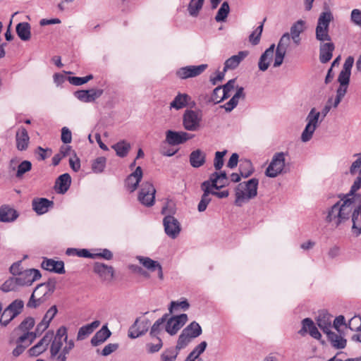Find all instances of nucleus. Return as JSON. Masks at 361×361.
<instances>
[{"label": "nucleus", "mask_w": 361, "mask_h": 361, "mask_svg": "<svg viewBox=\"0 0 361 361\" xmlns=\"http://www.w3.org/2000/svg\"><path fill=\"white\" fill-rule=\"evenodd\" d=\"M207 68V64L199 66H187L179 68L176 71V75L180 79H187L200 75Z\"/></svg>", "instance_id": "15"}, {"label": "nucleus", "mask_w": 361, "mask_h": 361, "mask_svg": "<svg viewBox=\"0 0 361 361\" xmlns=\"http://www.w3.org/2000/svg\"><path fill=\"white\" fill-rule=\"evenodd\" d=\"M354 63V58L351 56H348L343 66V68L338 77V82L341 85H348L351 75V69Z\"/></svg>", "instance_id": "18"}, {"label": "nucleus", "mask_w": 361, "mask_h": 361, "mask_svg": "<svg viewBox=\"0 0 361 361\" xmlns=\"http://www.w3.org/2000/svg\"><path fill=\"white\" fill-rule=\"evenodd\" d=\"M320 43L319 61L322 63H326L331 59L335 46L331 41Z\"/></svg>", "instance_id": "26"}, {"label": "nucleus", "mask_w": 361, "mask_h": 361, "mask_svg": "<svg viewBox=\"0 0 361 361\" xmlns=\"http://www.w3.org/2000/svg\"><path fill=\"white\" fill-rule=\"evenodd\" d=\"M192 339L193 338L192 337L189 336L188 334L183 330L178 336L175 348L180 351V350L184 349Z\"/></svg>", "instance_id": "48"}, {"label": "nucleus", "mask_w": 361, "mask_h": 361, "mask_svg": "<svg viewBox=\"0 0 361 361\" xmlns=\"http://www.w3.org/2000/svg\"><path fill=\"white\" fill-rule=\"evenodd\" d=\"M112 148L116 151L118 157H125L130 149V145L126 140H121L114 145Z\"/></svg>", "instance_id": "41"}, {"label": "nucleus", "mask_w": 361, "mask_h": 361, "mask_svg": "<svg viewBox=\"0 0 361 361\" xmlns=\"http://www.w3.org/2000/svg\"><path fill=\"white\" fill-rule=\"evenodd\" d=\"M19 288L17 280L15 276L10 277L1 286L3 292H9L16 290Z\"/></svg>", "instance_id": "49"}, {"label": "nucleus", "mask_w": 361, "mask_h": 361, "mask_svg": "<svg viewBox=\"0 0 361 361\" xmlns=\"http://www.w3.org/2000/svg\"><path fill=\"white\" fill-rule=\"evenodd\" d=\"M56 281L53 279H49L46 283H42L37 286V292L42 288H45L48 294L50 295L54 292L56 289Z\"/></svg>", "instance_id": "57"}, {"label": "nucleus", "mask_w": 361, "mask_h": 361, "mask_svg": "<svg viewBox=\"0 0 361 361\" xmlns=\"http://www.w3.org/2000/svg\"><path fill=\"white\" fill-rule=\"evenodd\" d=\"M156 343H148L146 344L147 351L149 353H154L161 350L163 346V342L160 337L154 338Z\"/></svg>", "instance_id": "59"}, {"label": "nucleus", "mask_w": 361, "mask_h": 361, "mask_svg": "<svg viewBox=\"0 0 361 361\" xmlns=\"http://www.w3.org/2000/svg\"><path fill=\"white\" fill-rule=\"evenodd\" d=\"M169 317V314H164L161 318L157 319L151 327L149 336L152 338L159 337V334L161 333L164 326L165 327V323Z\"/></svg>", "instance_id": "38"}, {"label": "nucleus", "mask_w": 361, "mask_h": 361, "mask_svg": "<svg viewBox=\"0 0 361 361\" xmlns=\"http://www.w3.org/2000/svg\"><path fill=\"white\" fill-rule=\"evenodd\" d=\"M166 234L172 239H175L180 232V225L178 221L173 216H166L163 220Z\"/></svg>", "instance_id": "16"}, {"label": "nucleus", "mask_w": 361, "mask_h": 361, "mask_svg": "<svg viewBox=\"0 0 361 361\" xmlns=\"http://www.w3.org/2000/svg\"><path fill=\"white\" fill-rule=\"evenodd\" d=\"M71 183V176L66 173L59 176L56 180L55 190L58 193L64 194L69 189Z\"/></svg>", "instance_id": "32"}, {"label": "nucleus", "mask_w": 361, "mask_h": 361, "mask_svg": "<svg viewBox=\"0 0 361 361\" xmlns=\"http://www.w3.org/2000/svg\"><path fill=\"white\" fill-rule=\"evenodd\" d=\"M248 55L246 51H240L236 55H233L226 60L224 63V71L226 72L228 70H233L236 68L241 61Z\"/></svg>", "instance_id": "28"}, {"label": "nucleus", "mask_w": 361, "mask_h": 361, "mask_svg": "<svg viewBox=\"0 0 361 361\" xmlns=\"http://www.w3.org/2000/svg\"><path fill=\"white\" fill-rule=\"evenodd\" d=\"M137 259H138L140 263L142 264V266L145 267L148 270L151 271L157 270L158 277L159 278V279L163 280L164 274L162 271V267L157 261H154L150 259L149 257L142 256H137Z\"/></svg>", "instance_id": "21"}, {"label": "nucleus", "mask_w": 361, "mask_h": 361, "mask_svg": "<svg viewBox=\"0 0 361 361\" xmlns=\"http://www.w3.org/2000/svg\"><path fill=\"white\" fill-rule=\"evenodd\" d=\"M201 188L204 191L203 195L201 197V200L198 204L197 209L200 212H202L206 210L207 205L212 200L210 197L211 193V183L209 181H204L202 183Z\"/></svg>", "instance_id": "24"}, {"label": "nucleus", "mask_w": 361, "mask_h": 361, "mask_svg": "<svg viewBox=\"0 0 361 361\" xmlns=\"http://www.w3.org/2000/svg\"><path fill=\"white\" fill-rule=\"evenodd\" d=\"M359 197L353 203V206L347 216L344 218H339L337 212L332 213V206L328 209L325 217L326 222L330 224L332 226L337 228L342 224L348 221L351 217L353 222V232L357 236L361 234V195L358 193Z\"/></svg>", "instance_id": "2"}, {"label": "nucleus", "mask_w": 361, "mask_h": 361, "mask_svg": "<svg viewBox=\"0 0 361 361\" xmlns=\"http://www.w3.org/2000/svg\"><path fill=\"white\" fill-rule=\"evenodd\" d=\"M264 21L265 19L249 36V41L252 45H257L259 43Z\"/></svg>", "instance_id": "50"}, {"label": "nucleus", "mask_w": 361, "mask_h": 361, "mask_svg": "<svg viewBox=\"0 0 361 361\" xmlns=\"http://www.w3.org/2000/svg\"><path fill=\"white\" fill-rule=\"evenodd\" d=\"M357 159L352 163L349 168V173L351 176H357L350 191L346 194L338 195L340 200L332 205V213L337 212L339 218L345 217L349 214L353 203L359 197L357 192L361 188V152L355 154Z\"/></svg>", "instance_id": "1"}, {"label": "nucleus", "mask_w": 361, "mask_h": 361, "mask_svg": "<svg viewBox=\"0 0 361 361\" xmlns=\"http://www.w3.org/2000/svg\"><path fill=\"white\" fill-rule=\"evenodd\" d=\"M6 308L16 317L23 312L24 308V302L20 299H16L10 303Z\"/></svg>", "instance_id": "44"}, {"label": "nucleus", "mask_w": 361, "mask_h": 361, "mask_svg": "<svg viewBox=\"0 0 361 361\" xmlns=\"http://www.w3.org/2000/svg\"><path fill=\"white\" fill-rule=\"evenodd\" d=\"M149 325L150 321L149 319H140V318H137L129 328L128 334V337L135 339L145 335L147 332Z\"/></svg>", "instance_id": "11"}, {"label": "nucleus", "mask_w": 361, "mask_h": 361, "mask_svg": "<svg viewBox=\"0 0 361 361\" xmlns=\"http://www.w3.org/2000/svg\"><path fill=\"white\" fill-rule=\"evenodd\" d=\"M331 317V315L327 312L322 311L319 312L317 319L318 326L325 334H326L328 331H330L332 327Z\"/></svg>", "instance_id": "30"}, {"label": "nucleus", "mask_w": 361, "mask_h": 361, "mask_svg": "<svg viewBox=\"0 0 361 361\" xmlns=\"http://www.w3.org/2000/svg\"><path fill=\"white\" fill-rule=\"evenodd\" d=\"M291 39L288 32H286L281 36L276 50L274 51L276 53L273 65L274 67H279L283 63L286 51L290 44Z\"/></svg>", "instance_id": "8"}, {"label": "nucleus", "mask_w": 361, "mask_h": 361, "mask_svg": "<svg viewBox=\"0 0 361 361\" xmlns=\"http://www.w3.org/2000/svg\"><path fill=\"white\" fill-rule=\"evenodd\" d=\"M41 266L45 270L59 274H64L66 271L63 261H56L53 259L45 258L42 261Z\"/></svg>", "instance_id": "25"}, {"label": "nucleus", "mask_w": 361, "mask_h": 361, "mask_svg": "<svg viewBox=\"0 0 361 361\" xmlns=\"http://www.w3.org/2000/svg\"><path fill=\"white\" fill-rule=\"evenodd\" d=\"M35 325V319L32 317H28L25 318L18 326L17 329L24 333L30 332Z\"/></svg>", "instance_id": "56"}, {"label": "nucleus", "mask_w": 361, "mask_h": 361, "mask_svg": "<svg viewBox=\"0 0 361 361\" xmlns=\"http://www.w3.org/2000/svg\"><path fill=\"white\" fill-rule=\"evenodd\" d=\"M183 126L188 131L195 132L200 130L202 121V112L200 110L186 109L183 114Z\"/></svg>", "instance_id": "5"}, {"label": "nucleus", "mask_w": 361, "mask_h": 361, "mask_svg": "<svg viewBox=\"0 0 361 361\" xmlns=\"http://www.w3.org/2000/svg\"><path fill=\"white\" fill-rule=\"evenodd\" d=\"M103 92L104 91L102 89H90L86 90H78L74 93V94L80 101L85 103H90L100 97L102 95Z\"/></svg>", "instance_id": "17"}, {"label": "nucleus", "mask_w": 361, "mask_h": 361, "mask_svg": "<svg viewBox=\"0 0 361 361\" xmlns=\"http://www.w3.org/2000/svg\"><path fill=\"white\" fill-rule=\"evenodd\" d=\"M190 307L189 302L187 300H183L182 301H172L169 307V313L171 314L174 310H176L178 307L181 308L183 310H187Z\"/></svg>", "instance_id": "61"}, {"label": "nucleus", "mask_w": 361, "mask_h": 361, "mask_svg": "<svg viewBox=\"0 0 361 361\" xmlns=\"http://www.w3.org/2000/svg\"><path fill=\"white\" fill-rule=\"evenodd\" d=\"M16 147L18 150H25L29 144L30 137L27 130L25 128H20L16 133Z\"/></svg>", "instance_id": "35"}, {"label": "nucleus", "mask_w": 361, "mask_h": 361, "mask_svg": "<svg viewBox=\"0 0 361 361\" xmlns=\"http://www.w3.org/2000/svg\"><path fill=\"white\" fill-rule=\"evenodd\" d=\"M204 0H190L188 11L191 16L195 17L202 9Z\"/></svg>", "instance_id": "46"}, {"label": "nucleus", "mask_w": 361, "mask_h": 361, "mask_svg": "<svg viewBox=\"0 0 361 361\" xmlns=\"http://www.w3.org/2000/svg\"><path fill=\"white\" fill-rule=\"evenodd\" d=\"M302 329L298 331V334L304 336L310 331L312 327H314V324L310 318H305L302 321Z\"/></svg>", "instance_id": "64"}, {"label": "nucleus", "mask_w": 361, "mask_h": 361, "mask_svg": "<svg viewBox=\"0 0 361 361\" xmlns=\"http://www.w3.org/2000/svg\"><path fill=\"white\" fill-rule=\"evenodd\" d=\"M284 152H277L274 154L272 159L266 169L265 174L270 178H275L281 174L285 167Z\"/></svg>", "instance_id": "7"}, {"label": "nucleus", "mask_w": 361, "mask_h": 361, "mask_svg": "<svg viewBox=\"0 0 361 361\" xmlns=\"http://www.w3.org/2000/svg\"><path fill=\"white\" fill-rule=\"evenodd\" d=\"M32 169V164L30 161H23L18 166V170L16 174V178H21L24 173L28 172Z\"/></svg>", "instance_id": "55"}, {"label": "nucleus", "mask_w": 361, "mask_h": 361, "mask_svg": "<svg viewBox=\"0 0 361 361\" xmlns=\"http://www.w3.org/2000/svg\"><path fill=\"white\" fill-rule=\"evenodd\" d=\"M258 184L259 180L255 178L238 183L235 188V204L242 207L243 204L255 198L257 195Z\"/></svg>", "instance_id": "3"}, {"label": "nucleus", "mask_w": 361, "mask_h": 361, "mask_svg": "<svg viewBox=\"0 0 361 361\" xmlns=\"http://www.w3.org/2000/svg\"><path fill=\"white\" fill-rule=\"evenodd\" d=\"M0 315V324L4 327L7 326L9 323L16 318V317L13 315V314L11 313L6 308H5L4 310H2Z\"/></svg>", "instance_id": "52"}, {"label": "nucleus", "mask_w": 361, "mask_h": 361, "mask_svg": "<svg viewBox=\"0 0 361 361\" xmlns=\"http://www.w3.org/2000/svg\"><path fill=\"white\" fill-rule=\"evenodd\" d=\"M274 51L275 44H272L262 53L258 62V67L260 71H266L268 69L273 60Z\"/></svg>", "instance_id": "23"}, {"label": "nucleus", "mask_w": 361, "mask_h": 361, "mask_svg": "<svg viewBox=\"0 0 361 361\" xmlns=\"http://www.w3.org/2000/svg\"><path fill=\"white\" fill-rule=\"evenodd\" d=\"M93 271L104 281H110L114 277V271L113 267L103 263L95 262Z\"/></svg>", "instance_id": "20"}, {"label": "nucleus", "mask_w": 361, "mask_h": 361, "mask_svg": "<svg viewBox=\"0 0 361 361\" xmlns=\"http://www.w3.org/2000/svg\"><path fill=\"white\" fill-rule=\"evenodd\" d=\"M42 275L38 269H29L24 270L18 276H15L19 287L31 286L39 279Z\"/></svg>", "instance_id": "12"}, {"label": "nucleus", "mask_w": 361, "mask_h": 361, "mask_svg": "<svg viewBox=\"0 0 361 361\" xmlns=\"http://www.w3.org/2000/svg\"><path fill=\"white\" fill-rule=\"evenodd\" d=\"M230 11V7L227 1H224L215 16V20L216 22H224L228 17V15Z\"/></svg>", "instance_id": "47"}, {"label": "nucleus", "mask_w": 361, "mask_h": 361, "mask_svg": "<svg viewBox=\"0 0 361 361\" xmlns=\"http://www.w3.org/2000/svg\"><path fill=\"white\" fill-rule=\"evenodd\" d=\"M211 183V188L219 190L228 184L229 180L225 171L213 173L208 180Z\"/></svg>", "instance_id": "27"}, {"label": "nucleus", "mask_w": 361, "mask_h": 361, "mask_svg": "<svg viewBox=\"0 0 361 361\" xmlns=\"http://www.w3.org/2000/svg\"><path fill=\"white\" fill-rule=\"evenodd\" d=\"M333 20L334 16L330 11L320 13L315 28V38L317 40L320 42L331 41L329 35V25Z\"/></svg>", "instance_id": "4"}, {"label": "nucleus", "mask_w": 361, "mask_h": 361, "mask_svg": "<svg viewBox=\"0 0 361 361\" xmlns=\"http://www.w3.org/2000/svg\"><path fill=\"white\" fill-rule=\"evenodd\" d=\"M348 328L352 331H361V317L354 316L348 324Z\"/></svg>", "instance_id": "63"}, {"label": "nucleus", "mask_w": 361, "mask_h": 361, "mask_svg": "<svg viewBox=\"0 0 361 361\" xmlns=\"http://www.w3.org/2000/svg\"><path fill=\"white\" fill-rule=\"evenodd\" d=\"M156 190L149 182H144L141 185L138 195V200L146 207H151L154 203Z\"/></svg>", "instance_id": "9"}, {"label": "nucleus", "mask_w": 361, "mask_h": 361, "mask_svg": "<svg viewBox=\"0 0 361 361\" xmlns=\"http://www.w3.org/2000/svg\"><path fill=\"white\" fill-rule=\"evenodd\" d=\"M235 79L228 80L222 87L221 99H227L231 96V92L235 88Z\"/></svg>", "instance_id": "53"}, {"label": "nucleus", "mask_w": 361, "mask_h": 361, "mask_svg": "<svg viewBox=\"0 0 361 361\" xmlns=\"http://www.w3.org/2000/svg\"><path fill=\"white\" fill-rule=\"evenodd\" d=\"M36 338V333L25 332L16 340V343H19L27 348Z\"/></svg>", "instance_id": "45"}, {"label": "nucleus", "mask_w": 361, "mask_h": 361, "mask_svg": "<svg viewBox=\"0 0 361 361\" xmlns=\"http://www.w3.org/2000/svg\"><path fill=\"white\" fill-rule=\"evenodd\" d=\"M106 159L104 157L97 158L92 163V169L94 173H101L106 166Z\"/></svg>", "instance_id": "54"}, {"label": "nucleus", "mask_w": 361, "mask_h": 361, "mask_svg": "<svg viewBox=\"0 0 361 361\" xmlns=\"http://www.w3.org/2000/svg\"><path fill=\"white\" fill-rule=\"evenodd\" d=\"M191 97L185 93H178L170 103V109H181L188 105Z\"/></svg>", "instance_id": "37"}, {"label": "nucleus", "mask_w": 361, "mask_h": 361, "mask_svg": "<svg viewBox=\"0 0 361 361\" xmlns=\"http://www.w3.org/2000/svg\"><path fill=\"white\" fill-rule=\"evenodd\" d=\"M45 301L44 298H39V296H37L32 293L27 303V307L30 308H37Z\"/></svg>", "instance_id": "62"}, {"label": "nucleus", "mask_w": 361, "mask_h": 361, "mask_svg": "<svg viewBox=\"0 0 361 361\" xmlns=\"http://www.w3.org/2000/svg\"><path fill=\"white\" fill-rule=\"evenodd\" d=\"M320 112L317 111L315 108H312L309 112L306 121L307 122L304 130L301 135V140L304 142L310 141L319 125V118Z\"/></svg>", "instance_id": "6"}, {"label": "nucleus", "mask_w": 361, "mask_h": 361, "mask_svg": "<svg viewBox=\"0 0 361 361\" xmlns=\"http://www.w3.org/2000/svg\"><path fill=\"white\" fill-rule=\"evenodd\" d=\"M52 342L50 346V355L51 357H56L62 348L63 342L59 339L52 338Z\"/></svg>", "instance_id": "58"}, {"label": "nucleus", "mask_w": 361, "mask_h": 361, "mask_svg": "<svg viewBox=\"0 0 361 361\" xmlns=\"http://www.w3.org/2000/svg\"><path fill=\"white\" fill-rule=\"evenodd\" d=\"M189 161L193 168H200L205 164L206 153L200 149L193 150L189 156Z\"/></svg>", "instance_id": "31"}, {"label": "nucleus", "mask_w": 361, "mask_h": 361, "mask_svg": "<svg viewBox=\"0 0 361 361\" xmlns=\"http://www.w3.org/2000/svg\"><path fill=\"white\" fill-rule=\"evenodd\" d=\"M16 32L20 39L27 41L30 39V25L28 23H20L16 26Z\"/></svg>", "instance_id": "40"}, {"label": "nucleus", "mask_w": 361, "mask_h": 361, "mask_svg": "<svg viewBox=\"0 0 361 361\" xmlns=\"http://www.w3.org/2000/svg\"><path fill=\"white\" fill-rule=\"evenodd\" d=\"M53 205V201L44 197L35 198L32 202V209L38 215L47 213Z\"/></svg>", "instance_id": "22"}, {"label": "nucleus", "mask_w": 361, "mask_h": 361, "mask_svg": "<svg viewBox=\"0 0 361 361\" xmlns=\"http://www.w3.org/2000/svg\"><path fill=\"white\" fill-rule=\"evenodd\" d=\"M142 169L140 166H137L135 170L130 173L126 179L125 185L130 192H134L137 190L140 182L142 178Z\"/></svg>", "instance_id": "19"}, {"label": "nucleus", "mask_w": 361, "mask_h": 361, "mask_svg": "<svg viewBox=\"0 0 361 361\" xmlns=\"http://www.w3.org/2000/svg\"><path fill=\"white\" fill-rule=\"evenodd\" d=\"M111 335L107 325H104L91 339V344L93 346H98L105 342Z\"/></svg>", "instance_id": "29"}, {"label": "nucleus", "mask_w": 361, "mask_h": 361, "mask_svg": "<svg viewBox=\"0 0 361 361\" xmlns=\"http://www.w3.org/2000/svg\"><path fill=\"white\" fill-rule=\"evenodd\" d=\"M240 176L243 178L249 177L254 171L252 166V163L246 160L240 164Z\"/></svg>", "instance_id": "51"}, {"label": "nucleus", "mask_w": 361, "mask_h": 361, "mask_svg": "<svg viewBox=\"0 0 361 361\" xmlns=\"http://www.w3.org/2000/svg\"><path fill=\"white\" fill-rule=\"evenodd\" d=\"M326 336L328 340L334 348L337 349H343L346 346V340L341 336L331 331V330L327 332Z\"/></svg>", "instance_id": "39"}, {"label": "nucleus", "mask_w": 361, "mask_h": 361, "mask_svg": "<svg viewBox=\"0 0 361 361\" xmlns=\"http://www.w3.org/2000/svg\"><path fill=\"white\" fill-rule=\"evenodd\" d=\"M305 30V21L299 20L296 21L290 29V37L295 45L300 44V34Z\"/></svg>", "instance_id": "33"}, {"label": "nucleus", "mask_w": 361, "mask_h": 361, "mask_svg": "<svg viewBox=\"0 0 361 361\" xmlns=\"http://www.w3.org/2000/svg\"><path fill=\"white\" fill-rule=\"evenodd\" d=\"M180 351L175 347L166 348L160 355L161 361H176Z\"/></svg>", "instance_id": "42"}, {"label": "nucleus", "mask_w": 361, "mask_h": 361, "mask_svg": "<svg viewBox=\"0 0 361 361\" xmlns=\"http://www.w3.org/2000/svg\"><path fill=\"white\" fill-rule=\"evenodd\" d=\"M92 78H93V75L90 74L85 77H75V76L69 77L68 81L71 84H72L73 85L79 86V85H82L87 82Z\"/></svg>", "instance_id": "60"}, {"label": "nucleus", "mask_w": 361, "mask_h": 361, "mask_svg": "<svg viewBox=\"0 0 361 361\" xmlns=\"http://www.w3.org/2000/svg\"><path fill=\"white\" fill-rule=\"evenodd\" d=\"M54 336V331H47L43 338L34 346L28 350L30 356L37 357L47 350L49 345L51 343Z\"/></svg>", "instance_id": "14"}, {"label": "nucleus", "mask_w": 361, "mask_h": 361, "mask_svg": "<svg viewBox=\"0 0 361 361\" xmlns=\"http://www.w3.org/2000/svg\"><path fill=\"white\" fill-rule=\"evenodd\" d=\"M183 331H185V332H186L188 336L192 338H197L202 333V327L196 322H191L183 329Z\"/></svg>", "instance_id": "43"}, {"label": "nucleus", "mask_w": 361, "mask_h": 361, "mask_svg": "<svg viewBox=\"0 0 361 361\" xmlns=\"http://www.w3.org/2000/svg\"><path fill=\"white\" fill-rule=\"evenodd\" d=\"M18 216L17 212L7 204L2 205L0 207V221L12 222Z\"/></svg>", "instance_id": "34"}, {"label": "nucleus", "mask_w": 361, "mask_h": 361, "mask_svg": "<svg viewBox=\"0 0 361 361\" xmlns=\"http://www.w3.org/2000/svg\"><path fill=\"white\" fill-rule=\"evenodd\" d=\"M194 135L185 131L169 130L166 133V141L172 146L183 144L194 137Z\"/></svg>", "instance_id": "13"}, {"label": "nucleus", "mask_w": 361, "mask_h": 361, "mask_svg": "<svg viewBox=\"0 0 361 361\" xmlns=\"http://www.w3.org/2000/svg\"><path fill=\"white\" fill-rule=\"evenodd\" d=\"M99 325L100 322L99 320H95L90 324L81 326L77 334V340H84L86 337L92 334L94 331L99 326Z\"/></svg>", "instance_id": "36"}, {"label": "nucleus", "mask_w": 361, "mask_h": 361, "mask_svg": "<svg viewBox=\"0 0 361 361\" xmlns=\"http://www.w3.org/2000/svg\"><path fill=\"white\" fill-rule=\"evenodd\" d=\"M187 321L188 315L186 314L168 317L165 323V331L171 336H173L185 325Z\"/></svg>", "instance_id": "10"}]
</instances>
